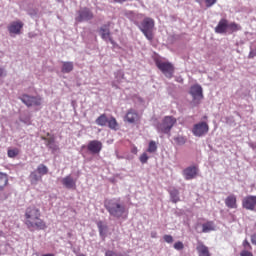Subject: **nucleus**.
Segmentation results:
<instances>
[{"label":"nucleus","mask_w":256,"mask_h":256,"mask_svg":"<svg viewBox=\"0 0 256 256\" xmlns=\"http://www.w3.org/2000/svg\"><path fill=\"white\" fill-rule=\"evenodd\" d=\"M25 217L26 225L30 231H33V229L38 231L47 229V224H45V221L41 219V210L39 207L35 205L29 206L26 209Z\"/></svg>","instance_id":"obj_1"},{"label":"nucleus","mask_w":256,"mask_h":256,"mask_svg":"<svg viewBox=\"0 0 256 256\" xmlns=\"http://www.w3.org/2000/svg\"><path fill=\"white\" fill-rule=\"evenodd\" d=\"M104 207L109 215L115 217V219H121L125 215V204L120 199L105 200Z\"/></svg>","instance_id":"obj_2"},{"label":"nucleus","mask_w":256,"mask_h":256,"mask_svg":"<svg viewBox=\"0 0 256 256\" xmlns=\"http://www.w3.org/2000/svg\"><path fill=\"white\" fill-rule=\"evenodd\" d=\"M134 25L143 33L148 41H153V29L155 28V20L145 17L141 23L134 21Z\"/></svg>","instance_id":"obj_3"},{"label":"nucleus","mask_w":256,"mask_h":256,"mask_svg":"<svg viewBox=\"0 0 256 256\" xmlns=\"http://www.w3.org/2000/svg\"><path fill=\"white\" fill-rule=\"evenodd\" d=\"M177 124V118L173 116H165L162 121L156 124V131L162 135H169L171 129Z\"/></svg>","instance_id":"obj_4"},{"label":"nucleus","mask_w":256,"mask_h":256,"mask_svg":"<svg viewBox=\"0 0 256 256\" xmlns=\"http://www.w3.org/2000/svg\"><path fill=\"white\" fill-rule=\"evenodd\" d=\"M156 67L163 73L167 79H173L175 75V66L171 62H163L161 60L156 61Z\"/></svg>","instance_id":"obj_5"},{"label":"nucleus","mask_w":256,"mask_h":256,"mask_svg":"<svg viewBox=\"0 0 256 256\" xmlns=\"http://www.w3.org/2000/svg\"><path fill=\"white\" fill-rule=\"evenodd\" d=\"M95 18L93 11L87 7H83L77 11V16L75 17L76 23H85L87 21H92Z\"/></svg>","instance_id":"obj_6"},{"label":"nucleus","mask_w":256,"mask_h":256,"mask_svg":"<svg viewBox=\"0 0 256 256\" xmlns=\"http://www.w3.org/2000/svg\"><path fill=\"white\" fill-rule=\"evenodd\" d=\"M20 101L26 105V107H39L43 103L41 96H31L29 94H23L19 97Z\"/></svg>","instance_id":"obj_7"},{"label":"nucleus","mask_w":256,"mask_h":256,"mask_svg":"<svg viewBox=\"0 0 256 256\" xmlns=\"http://www.w3.org/2000/svg\"><path fill=\"white\" fill-rule=\"evenodd\" d=\"M190 95L192 96L191 105L197 107L203 99V88L200 85H194L190 88Z\"/></svg>","instance_id":"obj_8"},{"label":"nucleus","mask_w":256,"mask_h":256,"mask_svg":"<svg viewBox=\"0 0 256 256\" xmlns=\"http://www.w3.org/2000/svg\"><path fill=\"white\" fill-rule=\"evenodd\" d=\"M192 133L194 137H204V135L209 133V124H207V122H199L194 124Z\"/></svg>","instance_id":"obj_9"},{"label":"nucleus","mask_w":256,"mask_h":256,"mask_svg":"<svg viewBox=\"0 0 256 256\" xmlns=\"http://www.w3.org/2000/svg\"><path fill=\"white\" fill-rule=\"evenodd\" d=\"M24 26L25 24L21 20H16L8 25L7 30L10 35H21V29Z\"/></svg>","instance_id":"obj_10"},{"label":"nucleus","mask_w":256,"mask_h":256,"mask_svg":"<svg viewBox=\"0 0 256 256\" xmlns=\"http://www.w3.org/2000/svg\"><path fill=\"white\" fill-rule=\"evenodd\" d=\"M242 207L247 211H255L256 207V196L248 195L242 200Z\"/></svg>","instance_id":"obj_11"},{"label":"nucleus","mask_w":256,"mask_h":256,"mask_svg":"<svg viewBox=\"0 0 256 256\" xmlns=\"http://www.w3.org/2000/svg\"><path fill=\"white\" fill-rule=\"evenodd\" d=\"M101 149H103V143L99 140H91L87 145V150L92 155H99V153H101Z\"/></svg>","instance_id":"obj_12"},{"label":"nucleus","mask_w":256,"mask_h":256,"mask_svg":"<svg viewBox=\"0 0 256 256\" xmlns=\"http://www.w3.org/2000/svg\"><path fill=\"white\" fill-rule=\"evenodd\" d=\"M111 27V22H108L107 24H104L100 28V35L104 41H107V39L110 41V43H114L113 38H111V30L109 29Z\"/></svg>","instance_id":"obj_13"},{"label":"nucleus","mask_w":256,"mask_h":256,"mask_svg":"<svg viewBox=\"0 0 256 256\" xmlns=\"http://www.w3.org/2000/svg\"><path fill=\"white\" fill-rule=\"evenodd\" d=\"M183 176L186 181H191V179H195L197 177V167L189 166L183 171Z\"/></svg>","instance_id":"obj_14"},{"label":"nucleus","mask_w":256,"mask_h":256,"mask_svg":"<svg viewBox=\"0 0 256 256\" xmlns=\"http://www.w3.org/2000/svg\"><path fill=\"white\" fill-rule=\"evenodd\" d=\"M42 139L43 141H45L46 147H48V149H50L52 153H57V151H59V145L55 143L54 137H50V138L43 137Z\"/></svg>","instance_id":"obj_15"},{"label":"nucleus","mask_w":256,"mask_h":256,"mask_svg":"<svg viewBox=\"0 0 256 256\" xmlns=\"http://www.w3.org/2000/svg\"><path fill=\"white\" fill-rule=\"evenodd\" d=\"M61 183L66 189H75V187H77V182L73 179V177H71V175L64 177Z\"/></svg>","instance_id":"obj_16"},{"label":"nucleus","mask_w":256,"mask_h":256,"mask_svg":"<svg viewBox=\"0 0 256 256\" xmlns=\"http://www.w3.org/2000/svg\"><path fill=\"white\" fill-rule=\"evenodd\" d=\"M228 27H229V22L227 21V19H221L215 28V33H219V34L227 33Z\"/></svg>","instance_id":"obj_17"},{"label":"nucleus","mask_w":256,"mask_h":256,"mask_svg":"<svg viewBox=\"0 0 256 256\" xmlns=\"http://www.w3.org/2000/svg\"><path fill=\"white\" fill-rule=\"evenodd\" d=\"M225 205L228 209H237V196H235V194L229 195L225 199Z\"/></svg>","instance_id":"obj_18"},{"label":"nucleus","mask_w":256,"mask_h":256,"mask_svg":"<svg viewBox=\"0 0 256 256\" xmlns=\"http://www.w3.org/2000/svg\"><path fill=\"white\" fill-rule=\"evenodd\" d=\"M196 251L198 256H211V252H209V247L205 246L202 242H199L196 246Z\"/></svg>","instance_id":"obj_19"},{"label":"nucleus","mask_w":256,"mask_h":256,"mask_svg":"<svg viewBox=\"0 0 256 256\" xmlns=\"http://www.w3.org/2000/svg\"><path fill=\"white\" fill-rule=\"evenodd\" d=\"M139 119V114L137 113V111L130 109L126 116H125V120L128 123H135V121H137Z\"/></svg>","instance_id":"obj_20"},{"label":"nucleus","mask_w":256,"mask_h":256,"mask_svg":"<svg viewBox=\"0 0 256 256\" xmlns=\"http://www.w3.org/2000/svg\"><path fill=\"white\" fill-rule=\"evenodd\" d=\"M96 225L98 227L100 237H102V239H105V237H107V231L109 228L106 224L103 223V221H98Z\"/></svg>","instance_id":"obj_21"},{"label":"nucleus","mask_w":256,"mask_h":256,"mask_svg":"<svg viewBox=\"0 0 256 256\" xmlns=\"http://www.w3.org/2000/svg\"><path fill=\"white\" fill-rule=\"evenodd\" d=\"M30 183L31 185H37L41 179H43V176L37 173V171H33L29 175Z\"/></svg>","instance_id":"obj_22"},{"label":"nucleus","mask_w":256,"mask_h":256,"mask_svg":"<svg viewBox=\"0 0 256 256\" xmlns=\"http://www.w3.org/2000/svg\"><path fill=\"white\" fill-rule=\"evenodd\" d=\"M169 195L172 203H179V201H181V198L179 196V190H177V188L170 189Z\"/></svg>","instance_id":"obj_23"},{"label":"nucleus","mask_w":256,"mask_h":256,"mask_svg":"<svg viewBox=\"0 0 256 256\" xmlns=\"http://www.w3.org/2000/svg\"><path fill=\"white\" fill-rule=\"evenodd\" d=\"M96 125H99V127H107V124L109 123V118H107V114H101L96 120Z\"/></svg>","instance_id":"obj_24"},{"label":"nucleus","mask_w":256,"mask_h":256,"mask_svg":"<svg viewBox=\"0 0 256 256\" xmlns=\"http://www.w3.org/2000/svg\"><path fill=\"white\" fill-rule=\"evenodd\" d=\"M9 184V177L7 174L0 172V191H3Z\"/></svg>","instance_id":"obj_25"},{"label":"nucleus","mask_w":256,"mask_h":256,"mask_svg":"<svg viewBox=\"0 0 256 256\" xmlns=\"http://www.w3.org/2000/svg\"><path fill=\"white\" fill-rule=\"evenodd\" d=\"M74 65L73 62H62V73H71L73 71Z\"/></svg>","instance_id":"obj_26"},{"label":"nucleus","mask_w":256,"mask_h":256,"mask_svg":"<svg viewBox=\"0 0 256 256\" xmlns=\"http://www.w3.org/2000/svg\"><path fill=\"white\" fill-rule=\"evenodd\" d=\"M211 231H215V225L213 222L209 221L202 224V233H209Z\"/></svg>","instance_id":"obj_27"},{"label":"nucleus","mask_w":256,"mask_h":256,"mask_svg":"<svg viewBox=\"0 0 256 256\" xmlns=\"http://www.w3.org/2000/svg\"><path fill=\"white\" fill-rule=\"evenodd\" d=\"M36 173L43 177V175H47V173H49V168L45 164H40L36 169Z\"/></svg>","instance_id":"obj_28"},{"label":"nucleus","mask_w":256,"mask_h":256,"mask_svg":"<svg viewBox=\"0 0 256 256\" xmlns=\"http://www.w3.org/2000/svg\"><path fill=\"white\" fill-rule=\"evenodd\" d=\"M174 143H176V145H179V146L185 145L187 143V137L177 135L174 137Z\"/></svg>","instance_id":"obj_29"},{"label":"nucleus","mask_w":256,"mask_h":256,"mask_svg":"<svg viewBox=\"0 0 256 256\" xmlns=\"http://www.w3.org/2000/svg\"><path fill=\"white\" fill-rule=\"evenodd\" d=\"M107 125L109 129H113L114 131H117V127L119 124H117V119H115V117H111L110 119H108Z\"/></svg>","instance_id":"obj_30"},{"label":"nucleus","mask_w":256,"mask_h":256,"mask_svg":"<svg viewBox=\"0 0 256 256\" xmlns=\"http://www.w3.org/2000/svg\"><path fill=\"white\" fill-rule=\"evenodd\" d=\"M125 17H127L128 19H130V21H133V23H135V17H141V14H135L133 11H127L125 12Z\"/></svg>","instance_id":"obj_31"},{"label":"nucleus","mask_w":256,"mask_h":256,"mask_svg":"<svg viewBox=\"0 0 256 256\" xmlns=\"http://www.w3.org/2000/svg\"><path fill=\"white\" fill-rule=\"evenodd\" d=\"M157 151V143L155 141H150L148 145L147 152L155 153Z\"/></svg>","instance_id":"obj_32"},{"label":"nucleus","mask_w":256,"mask_h":256,"mask_svg":"<svg viewBox=\"0 0 256 256\" xmlns=\"http://www.w3.org/2000/svg\"><path fill=\"white\" fill-rule=\"evenodd\" d=\"M17 155H19V149L14 148L8 150V157H10V159L17 157Z\"/></svg>","instance_id":"obj_33"},{"label":"nucleus","mask_w":256,"mask_h":256,"mask_svg":"<svg viewBox=\"0 0 256 256\" xmlns=\"http://www.w3.org/2000/svg\"><path fill=\"white\" fill-rule=\"evenodd\" d=\"M105 256H129V255L123 254V253H118V252H115L113 250H107L105 252Z\"/></svg>","instance_id":"obj_34"},{"label":"nucleus","mask_w":256,"mask_h":256,"mask_svg":"<svg viewBox=\"0 0 256 256\" xmlns=\"http://www.w3.org/2000/svg\"><path fill=\"white\" fill-rule=\"evenodd\" d=\"M185 248V245H183V242L178 241L174 244V249H176V251H182V249Z\"/></svg>","instance_id":"obj_35"},{"label":"nucleus","mask_w":256,"mask_h":256,"mask_svg":"<svg viewBox=\"0 0 256 256\" xmlns=\"http://www.w3.org/2000/svg\"><path fill=\"white\" fill-rule=\"evenodd\" d=\"M228 29H230L231 31H239V25H237V23L233 22L228 24Z\"/></svg>","instance_id":"obj_36"},{"label":"nucleus","mask_w":256,"mask_h":256,"mask_svg":"<svg viewBox=\"0 0 256 256\" xmlns=\"http://www.w3.org/2000/svg\"><path fill=\"white\" fill-rule=\"evenodd\" d=\"M147 161H149V156H147V153H143L140 156V162L142 163V165H145V163H147Z\"/></svg>","instance_id":"obj_37"},{"label":"nucleus","mask_w":256,"mask_h":256,"mask_svg":"<svg viewBox=\"0 0 256 256\" xmlns=\"http://www.w3.org/2000/svg\"><path fill=\"white\" fill-rule=\"evenodd\" d=\"M115 78L117 79V81H121V79H123L124 77V74H123V71L121 70H118L117 72H115Z\"/></svg>","instance_id":"obj_38"},{"label":"nucleus","mask_w":256,"mask_h":256,"mask_svg":"<svg viewBox=\"0 0 256 256\" xmlns=\"http://www.w3.org/2000/svg\"><path fill=\"white\" fill-rule=\"evenodd\" d=\"M254 57H256V47L250 48V53L248 55V59H254Z\"/></svg>","instance_id":"obj_39"},{"label":"nucleus","mask_w":256,"mask_h":256,"mask_svg":"<svg viewBox=\"0 0 256 256\" xmlns=\"http://www.w3.org/2000/svg\"><path fill=\"white\" fill-rule=\"evenodd\" d=\"M206 7L209 9L210 7H213L215 3H217V0H205Z\"/></svg>","instance_id":"obj_40"},{"label":"nucleus","mask_w":256,"mask_h":256,"mask_svg":"<svg viewBox=\"0 0 256 256\" xmlns=\"http://www.w3.org/2000/svg\"><path fill=\"white\" fill-rule=\"evenodd\" d=\"M163 239L166 243H172L173 242V236H171V235L166 234V235L163 236Z\"/></svg>","instance_id":"obj_41"},{"label":"nucleus","mask_w":256,"mask_h":256,"mask_svg":"<svg viewBox=\"0 0 256 256\" xmlns=\"http://www.w3.org/2000/svg\"><path fill=\"white\" fill-rule=\"evenodd\" d=\"M3 77H7V70H5L3 67H0V79Z\"/></svg>","instance_id":"obj_42"},{"label":"nucleus","mask_w":256,"mask_h":256,"mask_svg":"<svg viewBox=\"0 0 256 256\" xmlns=\"http://www.w3.org/2000/svg\"><path fill=\"white\" fill-rule=\"evenodd\" d=\"M240 256H253V253H251L250 251L248 250H242L240 252Z\"/></svg>","instance_id":"obj_43"},{"label":"nucleus","mask_w":256,"mask_h":256,"mask_svg":"<svg viewBox=\"0 0 256 256\" xmlns=\"http://www.w3.org/2000/svg\"><path fill=\"white\" fill-rule=\"evenodd\" d=\"M243 247H244L245 249H251V244L249 243V241L244 240V242H243Z\"/></svg>","instance_id":"obj_44"},{"label":"nucleus","mask_w":256,"mask_h":256,"mask_svg":"<svg viewBox=\"0 0 256 256\" xmlns=\"http://www.w3.org/2000/svg\"><path fill=\"white\" fill-rule=\"evenodd\" d=\"M252 245H256V233L251 236Z\"/></svg>","instance_id":"obj_45"},{"label":"nucleus","mask_w":256,"mask_h":256,"mask_svg":"<svg viewBox=\"0 0 256 256\" xmlns=\"http://www.w3.org/2000/svg\"><path fill=\"white\" fill-rule=\"evenodd\" d=\"M152 239H157V232L153 231L151 232Z\"/></svg>","instance_id":"obj_46"},{"label":"nucleus","mask_w":256,"mask_h":256,"mask_svg":"<svg viewBox=\"0 0 256 256\" xmlns=\"http://www.w3.org/2000/svg\"><path fill=\"white\" fill-rule=\"evenodd\" d=\"M28 15H30L31 17H33V15H37L36 12H28Z\"/></svg>","instance_id":"obj_47"},{"label":"nucleus","mask_w":256,"mask_h":256,"mask_svg":"<svg viewBox=\"0 0 256 256\" xmlns=\"http://www.w3.org/2000/svg\"><path fill=\"white\" fill-rule=\"evenodd\" d=\"M196 1V3H199V5H201V3H202V0H195Z\"/></svg>","instance_id":"obj_48"},{"label":"nucleus","mask_w":256,"mask_h":256,"mask_svg":"<svg viewBox=\"0 0 256 256\" xmlns=\"http://www.w3.org/2000/svg\"><path fill=\"white\" fill-rule=\"evenodd\" d=\"M42 256H55V255H53V254H44Z\"/></svg>","instance_id":"obj_49"},{"label":"nucleus","mask_w":256,"mask_h":256,"mask_svg":"<svg viewBox=\"0 0 256 256\" xmlns=\"http://www.w3.org/2000/svg\"><path fill=\"white\" fill-rule=\"evenodd\" d=\"M112 87H117V86L115 85V82H112Z\"/></svg>","instance_id":"obj_50"},{"label":"nucleus","mask_w":256,"mask_h":256,"mask_svg":"<svg viewBox=\"0 0 256 256\" xmlns=\"http://www.w3.org/2000/svg\"><path fill=\"white\" fill-rule=\"evenodd\" d=\"M117 159H123V157L118 155V156H117Z\"/></svg>","instance_id":"obj_51"},{"label":"nucleus","mask_w":256,"mask_h":256,"mask_svg":"<svg viewBox=\"0 0 256 256\" xmlns=\"http://www.w3.org/2000/svg\"><path fill=\"white\" fill-rule=\"evenodd\" d=\"M71 235H72L71 232H68L67 236H68V237H71Z\"/></svg>","instance_id":"obj_52"},{"label":"nucleus","mask_w":256,"mask_h":256,"mask_svg":"<svg viewBox=\"0 0 256 256\" xmlns=\"http://www.w3.org/2000/svg\"><path fill=\"white\" fill-rule=\"evenodd\" d=\"M58 3H62L63 2V0H56Z\"/></svg>","instance_id":"obj_53"},{"label":"nucleus","mask_w":256,"mask_h":256,"mask_svg":"<svg viewBox=\"0 0 256 256\" xmlns=\"http://www.w3.org/2000/svg\"><path fill=\"white\" fill-rule=\"evenodd\" d=\"M7 197H9L8 195H4L3 199H7Z\"/></svg>","instance_id":"obj_54"},{"label":"nucleus","mask_w":256,"mask_h":256,"mask_svg":"<svg viewBox=\"0 0 256 256\" xmlns=\"http://www.w3.org/2000/svg\"><path fill=\"white\" fill-rule=\"evenodd\" d=\"M78 256H85V254H80V255H78Z\"/></svg>","instance_id":"obj_55"},{"label":"nucleus","mask_w":256,"mask_h":256,"mask_svg":"<svg viewBox=\"0 0 256 256\" xmlns=\"http://www.w3.org/2000/svg\"><path fill=\"white\" fill-rule=\"evenodd\" d=\"M29 37H30V38L33 37V36H31V33H29Z\"/></svg>","instance_id":"obj_56"}]
</instances>
